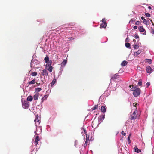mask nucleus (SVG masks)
I'll list each match as a JSON object with an SVG mask.
<instances>
[{"label": "nucleus", "instance_id": "f257e3e1", "mask_svg": "<svg viewBox=\"0 0 154 154\" xmlns=\"http://www.w3.org/2000/svg\"><path fill=\"white\" fill-rule=\"evenodd\" d=\"M138 117V111L136 108L135 110H134V112H133L132 114L129 117L130 119L132 120L135 119L137 118Z\"/></svg>", "mask_w": 154, "mask_h": 154}, {"label": "nucleus", "instance_id": "f03ea898", "mask_svg": "<svg viewBox=\"0 0 154 154\" xmlns=\"http://www.w3.org/2000/svg\"><path fill=\"white\" fill-rule=\"evenodd\" d=\"M141 90L139 88H136L133 92V95L135 97H137L139 95Z\"/></svg>", "mask_w": 154, "mask_h": 154}, {"label": "nucleus", "instance_id": "7ed1b4c3", "mask_svg": "<svg viewBox=\"0 0 154 154\" xmlns=\"http://www.w3.org/2000/svg\"><path fill=\"white\" fill-rule=\"evenodd\" d=\"M29 103L26 101H24L22 103V105L23 107L25 109L27 108L29 106Z\"/></svg>", "mask_w": 154, "mask_h": 154}, {"label": "nucleus", "instance_id": "20e7f679", "mask_svg": "<svg viewBox=\"0 0 154 154\" xmlns=\"http://www.w3.org/2000/svg\"><path fill=\"white\" fill-rule=\"evenodd\" d=\"M138 29L140 32L143 33V34L146 35V30L145 29L143 28L142 26H140L138 27Z\"/></svg>", "mask_w": 154, "mask_h": 154}, {"label": "nucleus", "instance_id": "39448f33", "mask_svg": "<svg viewBox=\"0 0 154 154\" xmlns=\"http://www.w3.org/2000/svg\"><path fill=\"white\" fill-rule=\"evenodd\" d=\"M39 137L38 136H36L35 139V140L34 141L35 146H36L38 143L39 141Z\"/></svg>", "mask_w": 154, "mask_h": 154}, {"label": "nucleus", "instance_id": "423d86ee", "mask_svg": "<svg viewBox=\"0 0 154 154\" xmlns=\"http://www.w3.org/2000/svg\"><path fill=\"white\" fill-rule=\"evenodd\" d=\"M146 71L148 73H150L152 70L151 67L148 66L146 68Z\"/></svg>", "mask_w": 154, "mask_h": 154}, {"label": "nucleus", "instance_id": "0eeeda50", "mask_svg": "<svg viewBox=\"0 0 154 154\" xmlns=\"http://www.w3.org/2000/svg\"><path fill=\"white\" fill-rule=\"evenodd\" d=\"M42 75L44 76L48 75V73L47 71L46 70L44 69L42 71Z\"/></svg>", "mask_w": 154, "mask_h": 154}, {"label": "nucleus", "instance_id": "6e6552de", "mask_svg": "<svg viewBox=\"0 0 154 154\" xmlns=\"http://www.w3.org/2000/svg\"><path fill=\"white\" fill-rule=\"evenodd\" d=\"M106 107L104 106H102L101 108V110L104 113L106 111Z\"/></svg>", "mask_w": 154, "mask_h": 154}, {"label": "nucleus", "instance_id": "1a4fd4ad", "mask_svg": "<svg viewBox=\"0 0 154 154\" xmlns=\"http://www.w3.org/2000/svg\"><path fill=\"white\" fill-rule=\"evenodd\" d=\"M105 115H103L100 116L98 118V119L99 121H101L102 120H103L105 118Z\"/></svg>", "mask_w": 154, "mask_h": 154}, {"label": "nucleus", "instance_id": "9d476101", "mask_svg": "<svg viewBox=\"0 0 154 154\" xmlns=\"http://www.w3.org/2000/svg\"><path fill=\"white\" fill-rule=\"evenodd\" d=\"M107 26V23H102L101 24L100 27L105 28Z\"/></svg>", "mask_w": 154, "mask_h": 154}, {"label": "nucleus", "instance_id": "9b49d317", "mask_svg": "<svg viewBox=\"0 0 154 154\" xmlns=\"http://www.w3.org/2000/svg\"><path fill=\"white\" fill-rule=\"evenodd\" d=\"M141 52V51L140 50H139L136 52H134V54L135 56H137L140 54Z\"/></svg>", "mask_w": 154, "mask_h": 154}, {"label": "nucleus", "instance_id": "f8f14e48", "mask_svg": "<svg viewBox=\"0 0 154 154\" xmlns=\"http://www.w3.org/2000/svg\"><path fill=\"white\" fill-rule=\"evenodd\" d=\"M118 76L117 74H116L114 75L113 76H112L111 78V80H114V79H116L117 78V77Z\"/></svg>", "mask_w": 154, "mask_h": 154}, {"label": "nucleus", "instance_id": "ddd939ff", "mask_svg": "<svg viewBox=\"0 0 154 154\" xmlns=\"http://www.w3.org/2000/svg\"><path fill=\"white\" fill-rule=\"evenodd\" d=\"M67 62V60H64L61 63V66H65Z\"/></svg>", "mask_w": 154, "mask_h": 154}, {"label": "nucleus", "instance_id": "4468645a", "mask_svg": "<svg viewBox=\"0 0 154 154\" xmlns=\"http://www.w3.org/2000/svg\"><path fill=\"white\" fill-rule=\"evenodd\" d=\"M35 81H36L35 79H33L31 81L29 82L28 83L29 85L33 84L35 83Z\"/></svg>", "mask_w": 154, "mask_h": 154}, {"label": "nucleus", "instance_id": "2eb2a0df", "mask_svg": "<svg viewBox=\"0 0 154 154\" xmlns=\"http://www.w3.org/2000/svg\"><path fill=\"white\" fill-rule=\"evenodd\" d=\"M134 149L135 152L137 153H139L141 151V150L138 149L137 147H135Z\"/></svg>", "mask_w": 154, "mask_h": 154}, {"label": "nucleus", "instance_id": "dca6fc26", "mask_svg": "<svg viewBox=\"0 0 154 154\" xmlns=\"http://www.w3.org/2000/svg\"><path fill=\"white\" fill-rule=\"evenodd\" d=\"M56 79H54L53 80L52 82L51 83V86H52L53 85H54L55 83L56 82Z\"/></svg>", "mask_w": 154, "mask_h": 154}, {"label": "nucleus", "instance_id": "f3484780", "mask_svg": "<svg viewBox=\"0 0 154 154\" xmlns=\"http://www.w3.org/2000/svg\"><path fill=\"white\" fill-rule=\"evenodd\" d=\"M35 116L36 118L34 120V121L35 122V123H36V122H38L39 121V118H38V115H37V116L36 115Z\"/></svg>", "mask_w": 154, "mask_h": 154}, {"label": "nucleus", "instance_id": "a211bd4d", "mask_svg": "<svg viewBox=\"0 0 154 154\" xmlns=\"http://www.w3.org/2000/svg\"><path fill=\"white\" fill-rule=\"evenodd\" d=\"M32 97L30 95L29 96L27 99V101H32Z\"/></svg>", "mask_w": 154, "mask_h": 154}, {"label": "nucleus", "instance_id": "6ab92c4d", "mask_svg": "<svg viewBox=\"0 0 154 154\" xmlns=\"http://www.w3.org/2000/svg\"><path fill=\"white\" fill-rule=\"evenodd\" d=\"M127 62L126 61H124L121 63V65L122 66H124L127 64Z\"/></svg>", "mask_w": 154, "mask_h": 154}, {"label": "nucleus", "instance_id": "aec40b11", "mask_svg": "<svg viewBox=\"0 0 154 154\" xmlns=\"http://www.w3.org/2000/svg\"><path fill=\"white\" fill-rule=\"evenodd\" d=\"M51 63H52V61L51 60L50 61H49V62L47 63L46 65V67L48 66L50 67L51 66Z\"/></svg>", "mask_w": 154, "mask_h": 154}, {"label": "nucleus", "instance_id": "412c9836", "mask_svg": "<svg viewBox=\"0 0 154 154\" xmlns=\"http://www.w3.org/2000/svg\"><path fill=\"white\" fill-rule=\"evenodd\" d=\"M44 60H45V62L46 63H47L48 62H49V57L48 56H46L44 59Z\"/></svg>", "mask_w": 154, "mask_h": 154}, {"label": "nucleus", "instance_id": "4be33fe9", "mask_svg": "<svg viewBox=\"0 0 154 154\" xmlns=\"http://www.w3.org/2000/svg\"><path fill=\"white\" fill-rule=\"evenodd\" d=\"M48 97V96L47 95H45L43 97L42 99V101L43 102L44 100H46Z\"/></svg>", "mask_w": 154, "mask_h": 154}, {"label": "nucleus", "instance_id": "5701e85b", "mask_svg": "<svg viewBox=\"0 0 154 154\" xmlns=\"http://www.w3.org/2000/svg\"><path fill=\"white\" fill-rule=\"evenodd\" d=\"M38 97V94H35L33 97L34 99L35 100H37Z\"/></svg>", "mask_w": 154, "mask_h": 154}, {"label": "nucleus", "instance_id": "b1692460", "mask_svg": "<svg viewBox=\"0 0 154 154\" xmlns=\"http://www.w3.org/2000/svg\"><path fill=\"white\" fill-rule=\"evenodd\" d=\"M98 105H95L93 108H92L91 109L92 110H94L95 109H98Z\"/></svg>", "mask_w": 154, "mask_h": 154}, {"label": "nucleus", "instance_id": "393cba45", "mask_svg": "<svg viewBox=\"0 0 154 154\" xmlns=\"http://www.w3.org/2000/svg\"><path fill=\"white\" fill-rule=\"evenodd\" d=\"M145 60L149 64H151L152 63V60L151 59H146Z\"/></svg>", "mask_w": 154, "mask_h": 154}, {"label": "nucleus", "instance_id": "a878e982", "mask_svg": "<svg viewBox=\"0 0 154 154\" xmlns=\"http://www.w3.org/2000/svg\"><path fill=\"white\" fill-rule=\"evenodd\" d=\"M143 22L145 24L147 25L148 23L149 22V21L148 20L145 19L143 20Z\"/></svg>", "mask_w": 154, "mask_h": 154}, {"label": "nucleus", "instance_id": "bb28decb", "mask_svg": "<svg viewBox=\"0 0 154 154\" xmlns=\"http://www.w3.org/2000/svg\"><path fill=\"white\" fill-rule=\"evenodd\" d=\"M37 73L36 72H32L31 75L32 76H36L37 75Z\"/></svg>", "mask_w": 154, "mask_h": 154}, {"label": "nucleus", "instance_id": "cd10ccee", "mask_svg": "<svg viewBox=\"0 0 154 154\" xmlns=\"http://www.w3.org/2000/svg\"><path fill=\"white\" fill-rule=\"evenodd\" d=\"M130 44L129 43L127 42L125 44V46L127 48H130Z\"/></svg>", "mask_w": 154, "mask_h": 154}, {"label": "nucleus", "instance_id": "c85d7f7f", "mask_svg": "<svg viewBox=\"0 0 154 154\" xmlns=\"http://www.w3.org/2000/svg\"><path fill=\"white\" fill-rule=\"evenodd\" d=\"M53 67L51 66L49 67L48 69V70L50 72H51L52 71Z\"/></svg>", "mask_w": 154, "mask_h": 154}, {"label": "nucleus", "instance_id": "c756f323", "mask_svg": "<svg viewBox=\"0 0 154 154\" xmlns=\"http://www.w3.org/2000/svg\"><path fill=\"white\" fill-rule=\"evenodd\" d=\"M139 46L138 45H137V44H134V48L135 49H137L139 48Z\"/></svg>", "mask_w": 154, "mask_h": 154}, {"label": "nucleus", "instance_id": "7c9ffc66", "mask_svg": "<svg viewBox=\"0 0 154 154\" xmlns=\"http://www.w3.org/2000/svg\"><path fill=\"white\" fill-rule=\"evenodd\" d=\"M35 90L36 91L38 92H39L42 90V89L40 88H35Z\"/></svg>", "mask_w": 154, "mask_h": 154}, {"label": "nucleus", "instance_id": "2f4dec72", "mask_svg": "<svg viewBox=\"0 0 154 154\" xmlns=\"http://www.w3.org/2000/svg\"><path fill=\"white\" fill-rule=\"evenodd\" d=\"M128 144H130L131 143L130 135L128 136Z\"/></svg>", "mask_w": 154, "mask_h": 154}, {"label": "nucleus", "instance_id": "473e14b6", "mask_svg": "<svg viewBox=\"0 0 154 154\" xmlns=\"http://www.w3.org/2000/svg\"><path fill=\"white\" fill-rule=\"evenodd\" d=\"M88 140H86V141L85 142V144H84V145H83V146H84V147L85 148L86 146H87V143H88Z\"/></svg>", "mask_w": 154, "mask_h": 154}, {"label": "nucleus", "instance_id": "72a5a7b5", "mask_svg": "<svg viewBox=\"0 0 154 154\" xmlns=\"http://www.w3.org/2000/svg\"><path fill=\"white\" fill-rule=\"evenodd\" d=\"M137 88L136 87H133L132 88H131V89H130V90L131 91H134V90H135V89H136V88Z\"/></svg>", "mask_w": 154, "mask_h": 154}, {"label": "nucleus", "instance_id": "f704fd0d", "mask_svg": "<svg viewBox=\"0 0 154 154\" xmlns=\"http://www.w3.org/2000/svg\"><path fill=\"white\" fill-rule=\"evenodd\" d=\"M145 14L147 17H150V14L148 13H145Z\"/></svg>", "mask_w": 154, "mask_h": 154}, {"label": "nucleus", "instance_id": "c9c22d12", "mask_svg": "<svg viewBox=\"0 0 154 154\" xmlns=\"http://www.w3.org/2000/svg\"><path fill=\"white\" fill-rule=\"evenodd\" d=\"M150 83L149 82H147L146 85V88L148 87L150 85Z\"/></svg>", "mask_w": 154, "mask_h": 154}, {"label": "nucleus", "instance_id": "e433bc0d", "mask_svg": "<svg viewBox=\"0 0 154 154\" xmlns=\"http://www.w3.org/2000/svg\"><path fill=\"white\" fill-rule=\"evenodd\" d=\"M86 135V140H89V135H87V134Z\"/></svg>", "mask_w": 154, "mask_h": 154}, {"label": "nucleus", "instance_id": "4c0bfd02", "mask_svg": "<svg viewBox=\"0 0 154 154\" xmlns=\"http://www.w3.org/2000/svg\"><path fill=\"white\" fill-rule=\"evenodd\" d=\"M140 23L139 21H137L135 22V24L137 25H139Z\"/></svg>", "mask_w": 154, "mask_h": 154}, {"label": "nucleus", "instance_id": "58836bf2", "mask_svg": "<svg viewBox=\"0 0 154 154\" xmlns=\"http://www.w3.org/2000/svg\"><path fill=\"white\" fill-rule=\"evenodd\" d=\"M142 84V81H140L138 82V85L139 86H141Z\"/></svg>", "mask_w": 154, "mask_h": 154}, {"label": "nucleus", "instance_id": "ea45409f", "mask_svg": "<svg viewBox=\"0 0 154 154\" xmlns=\"http://www.w3.org/2000/svg\"><path fill=\"white\" fill-rule=\"evenodd\" d=\"M84 133L85 134H87V132L86 130L85 129L83 128Z\"/></svg>", "mask_w": 154, "mask_h": 154}, {"label": "nucleus", "instance_id": "a19ab883", "mask_svg": "<svg viewBox=\"0 0 154 154\" xmlns=\"http://www.w3.org/2000/svg\"><path fill=\"white\" fill-rule=\"evenodd\" d=\"M135 21V20L133 19H131L130 21V22H131V23H133Z\"/></svg>", "mask_w": 154, "mask_h": 154}, {"label": "nucleus", "instance_id": "79ce46f5", "mask_svg": "<svg viewBox=\"0 0 154 154\" xmlns=\"http://www.w3.org/2000/svg\"><path fill=\"white\" fill-rule=\"evenodd\" d=\"M121 133L122 135L124 136H125L126 135V133H125L123 131H122Z\"/></svg>", "mask_w": 154, "mask_h": 154}, {"label": "nucleus", "instance_id": "37998d69", "mask_svg": "<svg viewBox=\"0 0 154 154\" xmlns=\"http://www.w3.org/2000/svg\"><path fill=\"white\" fill-rule=\"evenodd\" d=\"M135 36L136 39L138 38H139V36L137 35H135Z\"/></svg>", "mask_w": 154, "mask_h": 154}, {"label": "nucleus", "instance_id": "c03bdc74", "mask_svg": "<svg viewBox=\"0 0 154 154\" xmlns=\"http://www.w3.org/2000/svg\"><path fill=\"white\" fill-rule=\"evenodd\" d=\"M134 29H136L137 28V26H134Z\"/></svg>", "mask_w": 154, "mask_h": 154}, {"label": "nucleus", "instance_id": "a18cd8bd", "mask_svg": "<svg viewBox=\"0 0 154 154\" xmlns=\"http://www.w3.org/2000/svg\"><path fill=\"white\" fill-rule=\"evenodd\" d=\"M68 39L69 40H73L74 39V38L72 37H70L68 38Z\"/></svg>", "mask_w": 154, "mask_h": 154}, {"label": "nucleus", "instance_id": "49530a36", "mask_svg": "<svg viewBox=\"0 0 154 154\" xmlns=\"http://www.w3.org/2000/svg\"><path fill=\"white\" fill-rule=\"evenodd\" d=\"M102 23H106L105 21V19H102Z\"/></svg>", "mask_w": 154, "mask_h": 154}, {"label": "nucleus", "instance_id": "de8ad7c7", "mask_svg": "<svg viewBox=\"0 0 154 154\" xmlns=\"http://www.w3.org/2000/svg\"><path fill=\"white\" fill-rule=\"evenodd\" d=\"M151 33L154 34V30L153 29H152Z\"/></svg>", "mask_w": 154, "mask_h": 154}, {"label": "nucleus", "instance_id": "09e8293b", "mask_svg": "<svg viewBox=\"0 0 154 154\" xmlns=\"http://www.w3.org/2000/svg\"><path fill=\"white\" fill-rule=\"evenodd\" d=\"M141 19L143 20H144L145 19H144V18H145L143 16L141 17Z\"/></svg>", "mask_w": 154, "mask_h": 154}, {"label": "nucleus", "instance_id": "8fccbe9b", "mask_svg": "<svg viewBox=\"0 0 154 154\" xmlns=\"http://www.w3.org/2000/svg\"><path fill=\"white\" fill-rule=\"evenodd\" d=\"M148 8L149 9H152V8L150 6H149Z\"/></svg>", "mask_w": 154, "mask_h": 154}, {"label": "nucleus", "instance_id": "3c124183", "mask_svg": "<svg viewBox=\"0 0 154 154\" xmlns=\"http://www.w3.org/2000/svg\"><path fill=\"white\" fill-rule=\"evenodd\" d=\"M150 21H151V22L152 23H153L152 21V20H150Z\"/></svg>", "mask_w": 154, "mask_h": 154}, {"label": "nucleus", "instance_id": "603ef678", "mask_svg": "<svg viewBox=\"0 0 154 154\" xmlns=\"http://www.w3.org/2000/svg\"><path fill=\"white\" fill-rule=\"evenodd\" d=\"M133 41L134 42H136V40L135 39H134L133 40Z\"/></svg>", "mask_w": 154, "mask_h": 154}, {"label": "nucleus", "instance_id": "864d4df0", "mask_svg": "<svg viewBox=\"0 0 154 154\" xmlns=\"http://www.w3.org/2000/svg\"><path fill=\"white\" fill-rule=\"evenodd\" d=\"M137 103H136V104H135V105H134V106H135V107H136V105H137Z\"/></svg>", "mask_w": 154, "mask_h": 154}, {"label": "nucleus", "instance_id": "5fc2aeb1", "mask_svg": "<svg viewBox=\"0 0 154 154\" xmlns=\"http://www.w3.org/2000/svg\"><path fill=\"white\" fill-rule=\"evenodd\" d=\"M152 25H153V26H154V23H152Z\"/></svg>", "mask_w": 154, "mask_h": 154}, {"label": "nucleus", "instance_id": "6e6d98bb", "mask_svg": "<svg viewBox=\"0 0 154 154\" xmlns=\"http://www.w3.org/2000/svg\"><path fill=\"white\" fill-rule=\"evenodd\" d=\"M40 85V83L38 84V85Z\"/></svg>", "mask_w": 154, "mask_h": 154}, {"label": "nucleus", "instance_id": "4d7b16f0", "mask_svg": "<svg viewBox=\"0 0 154 154\" xmlns=\"http://www.w3.org/2000/svg\"><path fill=\"white\" fill-rule=\"evenodd\" d=\"M131 85H130L129 86V87H130V88H131Z\"/></svg>", "mask_w": 154, "mask_h": 154}, {"label": "nucleus", "instance_id": "13d9d810", "mask_svg": "<svg viewBox=\"0 0 154 154\" xmlns=\"http://www.w3.org/2000/svg\"><path fill=\"white\" fill-rule=\"evenodd\" d=\"M54 29H54L52 30H54Z\"/></svg>", "mask_w": 154, "mask_h": 154}]
</instances>
